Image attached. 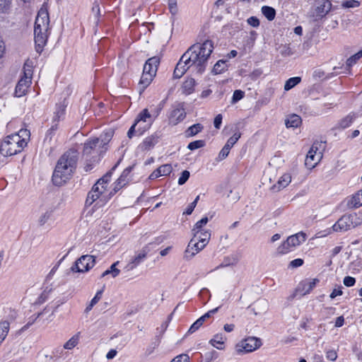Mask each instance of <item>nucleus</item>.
Segmentation results:
<instances>
[{
  "label": "nucleus",
  "mask_w": 362,
  "mask_h": 362,
  "mask_svg": "<svg viewBox=\"0 0 362 362\" xmlns=\"http://www.w3.org/2000/svg\"><path fill=\"white\" fill-rule=\"evenodd\" d=\"M214 48V42L210 40L190 46L177 62L173 72L174 78H181L189 68H193L199 74H203Z\"/></svg>",
  "instance_id": "f257e3e1"
},
{
  "label": "nucleus",
  "mask_w": 362,
  "mask_h": 362,
  "mask_svg": "<svg viewBox=\"0 0 362 362\" xmlns=\"http://www.w3.org/2000/svg\"><path fill=\"white\" fill-rule=\"evenodd\" d=\"M78 152L75 149L66 151L58 160L52 180L55 186H62L72 177L78 163Z\"/></svg>",
  "instance_id": "f03ea898"
},
{
  "label": "nucleus",
  "mask_w": 362,
  "mask_h": 362,
  "mask_svg": "<svg viewBox=\"0 0 362 362\" xmlns=\"http://www.w3.org/2000/svg\"><path fill=\"white\" fill-rule=\"evenodd\" d=\"M49 17L47 9L40 8L35 18L34 26V40L35 50L41 54L48 39Z\"/></svg>",
  "instance_id": "7ed1b4c3"
},
{
  "label": "nucleus",
  "mask_w": 362,
  "mask_h": 362,
  "mask_svg": "<svg viewBox=\"0 0 362 362\" xmlns=\"http://www.w3.org/2000/svg\"><path fill=\"white\" fill-rule=\"evenodd\" d=\"M26 146L25 139H21L18 134H11L0 144V153L4 156H14L21 152Z\"/></svg>",
  "instance_id": "20e7f679"
},
{
  "label": "nucleus",
  "mask_w": 362,
  "mask_h": 362,
  "mask_svg": "<svg viewBox=\"0 0 362 362\" xmlns=\"http://www.w3.org/2000/svg\"><path fill=\"white\" fill-rule=\"evenodd\" d=\"M110 140V134H105L104 136L101 135L99 138L95 137L88 139L84 143L83 155L86 157L94 153L100 155L106 151L107 148L105 146Z\"/></svg>",
  "instance_id": "39448f33"
},
{
  "label": "nucleus",
  "mask_w": 362,
  "mask_h": 362,
  "mask_svg": "<svg viewBox=\"0 0 362 362\" xmlns=\"http://www.w3.org/2000/svg\"><path fill=\"white\" fill-rule=\"evenodd\" d=\"M160 64V58L157 56L149 58L145 63L143 74L139 83L144 87L148 86L156 76L158 66Z\"/></svg>",
  "instance_id": "423d86ee"
},
{
  "label": "nucleus",
  "mask_w": 362,
  "mask_h": 362,
  "mask_svg": "<svg viewBox=\"0 0 362 362\" xmlns=\"http://www.w3.org/2000/svg\"><path fill=\"white\" fill-rule=\"evenodd\" d=\"M357 219L356 214H344L332 226V229L337 233L347 231L359 224Z\"/></svg>",
  "instance_id": "0eeeda50"
},
{
  "label": "nucleus",
  "mask_w": 362,
  "mask_h": 362,
  "mask_svg": "<svg viewBox=\"0 0 362 362\" xmlns=\"http://www.w3.org/2000/svg\"><path fill=\"white\" fill-rule=\"evenodd\" d=\"M95 264L94 256L90 255H82L71 267L74 272H86L92 269Z\"/></svg>",
  "instance_id": "6e6552de"
},
{
  "label": "nucleus",
  "mask_w": 362,
  "mask_h": 362,
  "mask_svg": "<svg viewBox=\"0 0 362 362\" xmlns=\"http://www.w3.org/2000/svg\"><path fill=\"white\" fill-rule=\"evenodd\" d=\"M332 3L329 0H317L315 8L312 11L310 17L313 21L321 20L331 11Z\"/></svg>",
  "instance_id": "1a4fd4ad"
},
{
  "label": "nucleus",
  "mask_w": 362,
  "mask_h": 362,
  "mask_svg": "<svg viewBox=\"0 0 362 362\" xmlns=\"http://www.w3.org/2000/svg\"><path fill=\"white\" fill-rule=\"evenodd\" d=\"M205 245L201 243L195 238H192L185 251L184 259L185 260L191 259L196 254L205 247Z\"/></svg>",
  "instance_id": "9d476101"
},
{
  "label": "nucleus",
  "mask_w": 362,
  "mask_h": 362,
  "mask_svg": "<svg viewBox=\"0 0 362 362\" xmlns=\"http://www.w3.org/2000/svg\"><path fill=\"white\" fill-rule=\"evenodd\" d=\"M186 117V112L183 105L181 103L177 104L173 107L169 115V123L173 125H176Z\"/></svg>",
  "instance_id": "9b49d317"
},
{
  "label": "nucleus",
  "mask_w": 362,
  "mask_h": 362,
  "mask_svg": "<svg viewBox=\"0 0 362 362\" xmlns=\"http://www.w3.org/2000/svg\"><path fill=\"white\" fill-rule=\"evenodd\" d=\"M261 346V341L255 337H249L242 341L241 346H237L238 353L252 352Z\"/></svg>",
  "instance_id": "f8f14e48"
},
{
  "label": "nucleus",
  "mask_w": 362,
  "mask_h": 362,
  "mask_svg": "<svg viewBox=\"0 0 362 362\" xmlns=\"http://www.w3.org/2000/svg\"><path fill=\"white\" fill-rule=\"evenodd\" d=\"M317 148L314 145L312 146L308 152L305 160V165L308 168L312 169L315 167L322 158L321 152H317Z\"/></svg>",
  "instance_id": "ddd939ff"
},
{
  "label": "nucleus",
  "mask_w": 362,
  "mask_h": 362,
  "mask_svg": "<svg viewBox=\"0 0 362 362\" xmlns=\"http://www.w3.org/2000/svg\"><path fill=\"white\" fill-rule=\"evenodd\" d=\"M319 282L318 279H305L299 283L296 292L300 296L310 293Z\"/></svg>",
  "instance_id": "4468645a"
},
{
  "label": "nucleus",
  "mask_w": 362,
  "mask_h": 362,
  "mask_svg": "<svg viewBox=\"0 0 362 362\" xmlns=\"http://www.w3.org/2000/svg\"><path fill=\"white\" fill-rule=\"evenodd\" d=\"M68 103L66 99L60 101L55 105L54 110L53 112L52 123H58L64 119L66 108Z\"/></svg>",
  "instance_id": "2eb2a0df"
},
{
  "label": "nucleus",
  "mask_w": 362,
  "mask_h": 362,
  "mask_svg": "<svg viewBox=\"0 0 362 362\" xmlns=\"http://www.w3.org/2000/svg\"><path fill=\"white\" fill-rule=\"evenodd\" d=\"M220 307H217L216 308H214L209 311H208L206 313L201 316L199 319H197L189 327V329L187 331L188 334H192L195 332L197 330H198L203 323L209 318H210L214 314L218 312Z\"/></svg>",
  "instance_id": "dca6fc26"
},
{
  "label": "nucleus",
  "mask_w": 362,
  "mask_h": 362,
  "mask_svg": "<svg viewBox=\"0 0 362 362\" xmlns=\"http://www.w3.org/2000/svg\"><path fill=\"white\" fill-rule=\"evenodd\" d=\"M159 136L156 134H153L146 137L142 143L139 145V148L141 151H147L152 148L158 142Z\"/></svg>",
  "instance_id": "f3484780"
},
{
  "label": "nucleus",
  "mask_w": 362,
  "mask_h": 362,
  "mask_svg": "<svg viewBox=\"0 0 362 362\" xmlns=\"http://www.w3.org/2000/svg\"><path fill=\"white\" fill-rule=\"evenodd\" d=\"M95 191H98V187H92L91 190L88 193L86 202L85 206L88 207L91 206L95 202L99 199L98 202H96L94 207L96 206H100V202L106 203L107 202H104V200H101V197L99 196Z\"/></svg>",
  "instance_id": "a211bd4d"
},
{
  "label": "nucleus",
  "mask_w": 362,
  "mask_h": 362,
  "mask_svg": "<svg viewBox=\"0 0 362 362\" xmlns=\"http://www.w3.org/2000/svg\"><path fill=\"white\" fill-rule=\"evenodd\" d=\"M291 175L289 173H285L279 177L278 182L271 187V189L274 192H277L287 187L291 183Z\"/></svg>",
  "instance_id": "6ab92c4d"
},
{
  "label": "nucleus",
  "mask_w": 362,
  "mask_h": 362,
  "mask_svg": "<svg viewBox=\"0 0 362 362\" xmlns=\"http://www.w3.org/2000/svg\"><path fill=\"white\" fill-rule=\"evenodd\" d=\"M30 83L31 80H29L28 78H21L16 86L15 95L19 98L25 95Z\"/></svg>",
  "instance_id": "aec40b11"
},
{
  "label": "nucleus",
  "mask_w": 362,
  "mask_h": 362,
  "mask_svg": "<svg viewBox=\"0 0 362 362\" xmlns=\"http://www.w3.org/2000/svg\"><path fill=\"white\" fill-rule=\"evenodd\" d=\"M306 234L300 231L294 235H290L287 238L291 245L296 249V247L300 245L303 243L306 240Z\"/></svg>",
  "instance_id": "412c9836"
},
{
  "label": "nucleus",
  "mask_w": 362,
  "mask_h": 362,
  "mask_svg": "<svg viewBox=\"0 0 362 362\" xmlns=\"http://www.w3.org/2000/svg\"><path fill=\"white\" fill-rule=\"evenodd\" d=\"M146 252L143 250L136 255L128 263L127 267L128 270H132L139 265L146 258Z\"/></svg>",
  "instance_id": "4be33fe9"
},
{
  "label": "nucleus",
  "mask_w": 362,
  "mask_h": 362,
  "mask_svg": "<svg viewBox=\"0 0 362 362\" xmlns=\"http://www.w3.org/2000/svg\"><path fill=\"white\" fill-rule=\"evenodd\" d=\"M193 233V237L198 240L202 244L206 245L211 237V233L209 230L195 231Z\"/></svg>",
  "instance_id": "5701e85b"
},
{
  "label": "nucleus",
  "mask_w": 362,
  "mask_h": 362,
  "mask_svg": "<svg viewBox=\"0 0 362 362\" xmlns=\"http://www.w3.org/2000/svg\"><path fill=\"white\" fill-rule=\"evenodd\" d=\"M226 339V338L222 334H217L209 341V343L217 349L223 350Z\"/></svg>",
  "instance_id": "b1692460"
},
{
  "label": "nucleus",
  "mask_w": 362,
  "mask_h": 362,
  "mask_svg": "<svg viewBox=\"0 0 362 362\" xmlns=\"http://www.w3.org/2000/svg\"><path fill=\"white\" fill-rule=\"evenodd\" d=\"M295 248L291 245V243L286 239L276 249V252L279 255L288 254L293 251Z\"/></svg>",
  "instance_id": "393cba45"
},
{
  "label": "nucleus",
  "mask_w": 362,
  "mask_h": 362,
  "mask_svg": "<svg viewBox=\"0 0 362 362\" xmlns=\"http://www.w3.org/2000/svg\"><path fill=\"white\" fill-rule=\"evenodd\" d=\"M196 82L192 78L186 79L182 84L183 93L186 95H189L194 90Z\"/></svg>",
  "instance_id": "a878e982"
},
{
  "label": "nucleus",
  "mask_w": 362,
  "mask_h": 362,
  "mask_svg": "<svg viewBox=\"0 0 362 362\" xmlns=\"http://www.w3.org/2000/svg\"><path fill=\"white\" fill-rule=\"evenodd\" d=\"M302 122V119L300 116L297 115H292L288 119H286V127H298Z\"/></svg>",
  "instance_id": "bb28decb"
},
{
  "label": "nucleus",
  "mask_w": 362,
  "mask_h": 362,
  "mask_svg": "<svg viewBox=\"0 0 362 362\" xmlns=\"http://www.w3.org/2000/svg\"><path fill=\"white\" fill-rule=\"evenodd\" d=\"M204 127L202 124L197 123L194 124L187 129L185 131L186 137H192L197 135L198 133L201 132Z\"/></svg>",
  "instance_id": "cd10ccee"
},
{
  "label": "nucleus",
  "mask_w": 362,
  "mask_h": 362,
  "mask_svg": "<svg viewBox=\"0 0 362 362\" xmlns=\"http://www.w3.org/2000/svg\"><path fill=\"white\" fill-rule=\"evenodd\" d=\"M10 329V322L7 320L0 321V341H4Z\"/></svg>",
  "instance_id": "c85d7f7f"
},
{
  "label": "nucleus",
  "mask_w": 362,
  "mask_h": 362,
  "mask_svg": "<svg viewBox=\"0 0 362 362\" xmlns=\"http://www.w3.org/2000/svg\"><path fill=\"white\" fill-rule=\"evenodd\" d=\"M262 14L269 21H273L276 16V10L269 6H263L261 8Z\"/></svg>",
  "instance_id": "c756f323"
},
{
  "label": "nucleus",
  "mask_w": 362,
  "mask_h": 362,
  "mask_svg": "<svg viewBox=\"0 0 362 362\" xmlns=\"http://www.w3.org/2000/svg\"><path fill=\"white\" fill-rule=\"evenodd\" d=\"M355 119L354 115H348L343 119H341L337 124L336 128L338 129H346L351 126Z\"/></svg>",
  "instance_id": "7c9ffc66"
},
{
  "label": "nucleus",
  "mask_w": 362,
  "mask_h": 362,
  "mask_svg": "<svg viewBox=\"0 0 362 362\" xmlns=\"http://www.w3.org/2000/svg\"><path fill=\"white\" fill-rule=\"evenodd\" d=\"M227 69L226 61L218 60L212 69V73L214 75L220 74Z\"/></svg>",
  "instance_id": "2f4dec72"
},
{
  "label": "nucleus",
  "mask_w": 362,
  "mask_h": 362,
  "mask_svg": "<svg viewBox=\"0 0 362 362\" xmlns=\"http://www.w3.org/2000/svg\"><path fill=\"white\" fill-rule=\"evenodd\" d=\"M59 129V124L58 123H52L51 127L47 131V133L45 134V141H48L50 143L52 140L53 136L55 135L57 131Z\"/></svg>",
  "instance_id": "473e14b6"
},
{
  "label": "nucleus",
  "mask_w": 362,
  "mask_h": 362,
  "mask_svg": "<svg viewBox=\"0 0 362 362\" xmlns=\"http://www.w3.org/2000/svg\"><path fill=\"white\" fill-rule=\"evenodd\" d=\"M118 264H119V262H118V261H117V262H115V263H113V264L110 266V269H108L105 270V271L102 274L101 277H104V276H107V275H109V274H111V275H112V276L113 278H115L116 276H117L119 274V273H120V270H119V269H118L116 267H117V265H118Z\"/></svg>",
  "instance_id": "72a5a7b5"
},
{
  "label": "nucleus",
  "mask_w": 362,
  "mask_h": 362,
  "mask_svg": "<svg viewBox=\"0 0 362 362\" xmlns=\"http://www.w3.org/2000/svg\"><path fill=\"white\" fill-rule=\"evenodd\" d=\"M79 332L76 334L74 335L71 338H70L64 344V348L65 349H72L74 348L79 341Z\"/></svg>",
  "instance_id": "f704fd0d"
},
{
  "label": "nucleus",
  "mask_w": 362,
  "mask_h": 362,
  "mask_svg": "<svg viewBox=\"0 0 362 362\" xmlns=\"http://www.w3.org/2000/svg\"><path fill=\"white\" fill-rule=\"evenodd\" d=\"M98 187V191H95L99 196L101 197V200H104V202H107L110 199H108V195L105 194L107 187L100 185V182H97L93 187Z\"/></svg>",
  "instance_id": "c9c22d12"
},
{
  "label": "nucleus",
  "mask_w": 362,
  "mask_h": 362,
  "mask_svg": "<svg viewBox=\"0 0 362 362\" xmlns=\"http://www.w3.org/2000/svg\"><path fill=\"white\" fill-rule=\"evenodd\" d=\"M301 81L300 77H292L288 78L284 85V90H289L293 87H295L296 85H298Z\"/></svg>",
  "instance_id": "e433bc0d"
},
{
  "label": "nucleus",
  "mask_w": 362,
  "mask_h": 362,
  "mask_svg": "<svg viewBox=\"0 0 362 362\" xmlns=\"http://www.w3.org/2000/svg\"><path fill=\"white\" fill-rule=\"evenodd\" d=\"M151 117V115L149 113L148 109H144L141 112L139 113L134 122L136 124L140 122H146L147 121V119H150Z\"/></svg>",
  "instance_id": "4c0bfd02"
},
{
  "label": "nucleus",
  "mask_w": 362,
  "mask_h": 362,
  "mask_svg": "<svg viewBox=\"0 0 362 362\" xmlns=\"http://www.w3.org/2000/svg\"><path fill=\"white\" fill-rule=\"evenodd\" d=\"M362 57V49L358 51L355 54L350 57L349 59H347L346 65L347 67L350 68L352 66H354L358 59H360Z\"/></svg>",
  "instance_id": "58836bf2"
},
{
  "label": "nucleus",
  "mask_w": 362,
  "mask_h": 362,
  "mask_svg": "<svg viewBox=\"0 0 362 362\" xmlns=\"http://www.w3.org/2000/svg\"><path fill=\"white\" fill-rule=\"evenodd\" d=\"M127 185V182H123V181L117 180L114 183V187L112 190L108 194V199H110L115 194H116L119 189H121L124 186Z\"/></svg>",
  "instance_id": "ea45409f"
},
{
  "label": "nucleus",
  "mask_w": 362,
  "mask_h": 362,
  "mask_svg": "<svg viewBox=\"0 0 362 362\" xmlns=\"http://www.w3.org/2000/svg\"><path fill=\"white\" fill-rule=\"evenodd\" d=\"M241 136V133L239 132H235L233 136H231L228 140L226 144H225L226 146L231 148L236 144V142L239 140Z\"/></svg>",
  "instance_id": "a19ab883"
},
{
  "label": "nucleus",
  "mask_w": 362,
  "mask_h": 362,
  "mask_svg": "<svg viewBox=\"0 0 362 362\" xmlns=\"http://www.w3.org/2000/svg\"><path fill=\"white\" fill-rule=\"evenodd\" d=\"M205 144H206L205 141L197 140V141L190 142L187 146V148L189 149L190 151H194V150L198 149L199 148L204 147L205 146Z\"/></svg>",
  "instance_id": "79ce46f5"
},
{
  "label": "nucleus",
  "mask_w": 362,
  "mask_h": 362,
  "mask_svg": "<svg viewBox=\"0 0 362 362\" xmlns=\"http://www.w3.org/2000/svg\"><path fill=\"white\" fill-rule=\"evenodd\" d=\"M208 221L209 218L206 216L203 217L201 220H199L195 223L192 229V232H200L201 230H202L203 226H205L208 223Z\"/></svg>",
  "instance_id": "37998d69"
},
{
  "label": "nucleus",
  "mask_w": 362,
  "mask_h": 362,
  "mask_svg": "<svg viewBox=\"0 0 362 362\" xmlns=\"http://www.w3.org/2000/svg\"><path fill=\"white\" fill-rule=\"evenodd\" d=\"M160 173L161 176H167L170 174L173 170V167L170 164H164L158 168Z\"/></svg>",
  "instance_id": "c03bdc74"
},
{
  "label": "nucleus",
  "mask_w": 362,
  "mask_h": 362,
  "mask_svg": "<svg viewBox=\"0 0 362 362\" xmlns=\"http://www.w3.org/2000/svg\"><path fill=\"white\" fill-rule=\"evenodd\" d=\"M351 204L354 208H358L362 206V198L361 197L359 192L352 197L351 199Z\"/></svg>",
  "instance_id": "a18cd8bd"
},
{
  "label": "nucleus",
  "mask_w": 362,
  "mask_h": 362,
  "mask_svg": "<svg viewBox=\"0 0 362 362\" xmlns=\"http://www.w3.org/2000/svg\"><path fill=\"white\" fill-rule=\"evenodd\" d=\"M245 96V92L241 90H235L233 92L231 103L235 104Z\"/></svg>",
  "instance_id": "49530a36"
},
{
  "label": "nucleus",
  "mask_w": 362,
  "mask_h": 362,
  "mask_svg": "<svg viewBox=\"0 0 362 362\" xmlns=\"http://www.w3.org/2000/svg\"><path fill=\"white\" fill-rule=\"evenodd\" d=\"M326 358L331 361H335L337 358V351L334 349H325Z\"/></svg>",
  "instance_id": "de8ad7c7"
},
{
  "label": "nucleus",
  "mask_w": 362,
  "mask_h": 362,
  "mask_svg": "<svg viewBox=\"0 0 362 362\" xmlns=\"http://www.w3.org/2000/svg\"><path fill=\"white\" fill-rule=\"evenodd\" d=\"M168 8L172 15H176L178 11L177 0H168Z\"/></svg>",
  "instance_id": "09e8293b"
},
{
  "label": "nucleus",
  "mask_w": 362,
  "mask_h": 362,
  "mask_svg": "<svg viewBox=\"0 0 362 362\" xmlns=\"http://www.w3.org/2000/svg\"><path fill=\"white\" fill-rule=\"evenodd\" d=\"M52 216V211H47L45 213L42 214L40 218H39V224L40 226H43L45 225L47 221Z\"/></svg>",
  "instance_id": "8fccbe9b"
},
{
  "label": "nucleus",
  "mask_w": 362,
  "mask_h": 362,
  "mask_svg": "<svg viewBox=\"0 0 362 362\" xmlns=\"http://www.w3.org/2000/svg\"><path fill=\"white\" fill-rule=\"evenodd\" d=\"M190 176V173L188 170H183L181 173L180 177L178 179V185H184L189 179Z\"/></svg>",
  "instance_id": "3c124183"
},
{
  "label": "nucleus",
  "mask_w": 362,
  "mask_h": 362,
  "mask_svg": "<svg viewBox=\"0 0 362 362\" xmlns=\"http://www.w3.org/2000/svg\"><path fill=\"white\" fill-rule=\"evenodd\" d=\"M304 264V260L301 258L295 259L288 264V268L294 269L301 267Z\"/></svg>",
  "instance_id": "603ef678"
},
{
  "label": "nucleus",
  "mask_w": 362,
  "mask_h": 362,
  "mask_svg": "<svg viewBox=\"0 0 362 362\" xmlns=\"http://www.w3.org/2000/svg\"><path fill=\"white\" fill-rule=\"evenodd\" d=\"M230 148L224 145L221 151L218 153V159L222 160L225 159L229 154Z\"/></svg>",
  "instance_id": "864d4df0"
},
{
  "label": "nucleus",
  "mask_w": 362,
  "mask_h": 362,
  "mask_svg": "<svg viewBox=\"0 0 362 362\" xmlns=\"http://www.w3.org/2000/svg\"><path fill=\"white\" fill-rule=\"evenodd\" d=\"M218 357V353L214 350L207 352L205 354V361L211 362L213 360L216 359Z\"/></svg>",
  "instance_id": "5fc2aeb1"
},
{
  "label": "nucleus",
  "mask_w": 362,
  "mask_h": 362,
  "mask_svg": "<svg viewBox=\"0 0 362 362\" xmlns=\"http://www.w3.org/2000/svg\"><path fill=\"white\" fill-rule=\"evenodd\" d=\"M170 362H190L189 356L187 354H180L175 357Z\"/></svg>",
  "instance_id": "6e6d98bb"
},
{
  "label": "nucleus",
  "mask_w": 362,
  "mask_h": 362,
  "mask_svg": "<svg viewBox=\"0 0 362 362\" xmlns=\"http://www.w3.org/2000/svg\"><path fill=\"white\" fill-rule=\"evenodd\" d=\"M247 23L253 28H257L259 26V20L256 16H251L247 20Z\"/></svg>",
  "instance_id": "4d7b16f0"
},
{
  "label": "nucleus",
  "mask_w": 362,
  "mask_h": 362,
  "mask_svg": "<svg viewBox=\"0 0 362 362\" xmlns=\"http://www.w3.org/2000/svg\"><path fill=\"white\" fill-rule=\"evenodd\" d=\"M11 0H0V12L6 11L11 4Z\"/></svg>",
  "instance_id": "13d9d810"
},
{
  "label": "nucleus",
  "mask_w": 362,
  "mask_h": 362,
  "mask_svg": "<svg viewBox=\"0 0 362 362\" xmlns=\"http://www.w3.org/2000/svg\"><path fill=\"white\" fill-rule=\"evenodd\" d=\"M343 283L347 287L353 286L356 284V279L352 276H347L344 277Z\"/></svg>",
  "instance_id": "bf43d9fd"
},
{
  "label": "nucleus",
  "mask_w": 362,
  "mask_h": 362,
  "mask_svg": "<svg viewBox=\"0 0 362 362\" xmlns=\"http://www.w3.org/2000/svg\"><path fill=\"white\" fill-rule=\"evenodd\" d=\"M16 134H18L21 139H23L25 140V141L28 143V140L30 138V131L28 129H21L18 133Z\"/></svg>",
  "instance_id": "052dcab7"
},
{
  "label": "nucleus",
  "mask_w": 362,
  "mask_h": 362,
  "mask_svg": "<svg viewBox=\"0 0 362 362\" xmlns=\"http://www.w3.org/2000/svg\"><path fill=\"white\" fill-rule=\"evenodd\" d=\"M103 293V289L97 291L96 294L95 295V296L92 298V300L90 301V307H93L94 305H95L99 301V300L102 297Z\"/></svg>",
  "instance_id": "680f3d73"
},
{
  "label": "nucleus",
  "mask_w": 362,
  "mask_h": 362,
  "mask_svg": "<svg viewBox=\"0 0 362 362\" xmlns=\"http://www.w3.org/2000/svg\"><path fill=\"white\" fill-rule=\"evenodd\" d=\"M110 177H111L110 173H107L103 177L100 178L97 182H100V185H102L103 186L107 187V184L110 180Z\"/></svg>",
  "instance_id": "e2e57ef3"
},
{
  "label": "nucleus",
  "mask_w": 362,
  "mask_h": 362,
  "mask_svg": "<svg viewBox=\"0 0 362 362\" xmlns=\"http://www.w3.org/2000/svg\"><path fill=\"white\" fill-rule=\"evenodd\" d=\"M359 6V2L356 0L346 1L343 4V6L346 8H355Z\"/></svg>",
  "instance_id": "0e129e2a"
},
{
  "label": "nucleus",
  "mask_w": 362,
  "mask_h": 362,
  "mask_svg": "<svg viewBox=\"0 0 362 362\" xmlns=\"http://www.w3.org/2000/svg\"><path fill=\"white\" fill-rule=\"evenodd\" d=\"M311 321V319L310 318H308V317H303L302 318L301 321H300V328L305 329V330H308L310 329V327H309V322Z\"/></svg>",
  "instance_id": "69168bd1"
},
{
  "label": "nucleus",
  "mask_w": 362,
  "mask_h": 362,
  "mask_svg": "<svg viewBox=\"0 0 362 362\" xmlns=\"http://www.w3.org/2000/svg\"><path fill=\"white\" fill-rule=\"evenodd\" d=\"M132 170V168L131 167H129V168H127L122 173V175L119 176V177L118 178L119 180H122L123 181V182H127V176L129 175V173L131 172Z\"/></svg>",
  "instance_id": "338daca9"
},
{
  "label": "nucleus",
  "mask_w": 362,
  "mask_h": 362,
  "mask_svg": "<svg viewBox=\"0 0 362 362\" xmlns=\"http://www.w3.org/2000/svg\"><path fill=\"white\" fill-rule=\"evenodd\" d=\"M222 115L218 114L216 116L214 120V125L216 129H220L222 123Z\"/></svg>",
  "instance_id": "774afa93"
}]
</instances>
